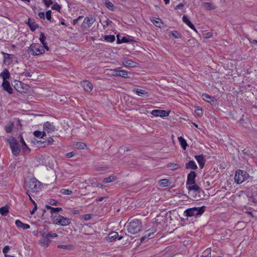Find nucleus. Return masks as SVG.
<instances>
[{"label":"nucleus","mask_w":257,"mask_h":257,"mask_svg":"<svg viewBox=\"0 0 257 257\" xmlns=\"http://www.w3.org/2000/svg\"><path fill=\"white\" fill-rule=\"evenodd\" d=\"M41 182L35 178H31L25 182V188L26 189V194L29 195V192L36 193L41 190Z\"/></svg>","instance_id":"f257e3e1"},{"label":"nucleus","mask_w":257,"mask_h":257,"mask_svg":"<svg viewBox=\"0 0 257 257\" xmlns=\"http://www.w3.org/2000/svg\"><path fill=\"white\" fill-rule=\"evenodd\" d=\"M7 142L9 144L12 154L15 156H18L21 153V148L17 140L12 137L7 140Z\"/></svg>","instance_id":"f03ea898"},{"label":"nucleus","mask_w":257,"mask_h":257,"mask_svg":"<svg viewBox=\"0 0 257 257\" xmlns=\"http://www.w3.org/2000/svg\"><path fill=\"white\" fill-rule=\"evenodd\" d=\"M205 206L193 207L186 209L184 212V215L186 217L198 216L201 215L205 211Z\"/></svg>","instance_id":"7ed1b4c3"},{"label":"nucleus","mask_w":257,"mask_h":257,"mask_svg":"<svg viewBox=\"0 0 257 257\" xmlns=\"http://www.w3.org/2000/svg\"><path fill=\"white\" fill-rule=\"evenodd\" d=\"M142 227V222L138 219L132 220L127 225L128 232L133 234L138 233L141 230Z\"/></svg>","instance_id":"20e7f679"},{"label":"nucleus","mask_w":257,"mask_h":257,"mask_svg":"<svg viewBox=\"0 0 257 257\" xmlns=\"http://www.w3.org/2000/svg\"><path fill=\"white\" fill-rule=\"evenodd\" d=\"M57 234L55 233H41V238L39 241V244L47 247L50 244L51 238L57 237Z\"/></svg>","instance_id":"39448f33"},{"label":"nucleus","mask_w":257,"mask_h":257,"mask_svg":"<svg viewBox=\"0 0 257 257\" xmlns=\"http://www.w3.org/2000/svg\"><path fill=\"white\" fill-rule=\"evenodd\" d=\"M44 48L39 44L34 43L29 47L28 51L32 55H39L45 53Z\"/></svg>","instance_id":"423d86ee"},{"label":"nucleus","mask_w":257,"mask_h":257,"mask_svg":"<svg viewBox=\"0 0 257 257\" xmlns=\"http://www.w3.org/2000/svg\"><path fill=\"white\" fill-rule=\"evenodd\" d=\"M53 222L54 224H59L61 226H66L71 223L68 218L64 217L62 215L56 214L53 217Z\"/></svg>","instance_id":"0eeeda50"},{"label":"nucleus","mask_w":257,"mask_h":257,"mask_svg":"<svg viewBox=\"0 0 257 257\" xmlns=\"http://www.w3.org/2000/svg\"><path fill=\"white\" fill-rule=\"evenodd\" d=\"M247 173L243 170H238L236 172L234 176V180L237 184H241L248 178Z\"/></svg>","instance_id":"6e6552de"},{"label":"nucleus","mask_w":257,"mask_h":257,"mask_svg":"<svg viewBox=\"0 0 257 257\" xmlns=\"http://www.w3.org/2000/svg\"><path fill=\"white\" fill-rule=\"evenodd\" d=\"M188 190V194L194 199L198 200L200 198V195L198 194L202 191L201 189L198 185H194V186L187 187Z\"/></svg>","instance_id":"1a4fd4ad"},{"label":"nucleus","mask_w":257,"mask_h":257,"mask_svg":"<svg viewBox=\"0 0 257 257\" xmlns=\"http://www.w3.org/2000/svg\"><path fill=\"white\" fill-rule=\"evenodd\" d=\"M196 177V173L192 171H191L187 176V180L186 182L187 187L194 186V185H197L195 182V178Z\"/></svg>","instance_id":"9d476101"},{"label":"nucleus","mask_w":257,"mask_h":257,"mask_svg":"<svg viewBox=\"0 0 257 257\" xmlns=\"http://www.w3.org/2000/svg\"><path fill=\"white\" fill-rule=\"evenodd\" d=\"M56 130L55 126L53 125V123L47 121L44 123L43 125V131L45 134H51Z\"/></svg>","instance_id":"9b49d317"},{"label":"nucleus","mask_w":257,"mask_h":257,"mask_svg":"<svg viewBox=\"0 0 257 257\" xmlns=\"http://www.w3.org/2000/svg\"><path fill=\"white\" fill-rule=\"evenodd\" d=\"M151 114L155 116L165 117L169 115V112L164 110L154 109Z\"/></svg>","instance_id":"f8f14e48"},{"label":"nucleus","mask_w":257,"mask_h":257,"mask_svg":"<svg viewBox=\"0 0 257 257\" xmlns=\"http://www.w3.org/2000/svg\"><path fill=\"white\" fill-rule=\"evenodd\" d=\"M2 53L4 55V64L6 65H10L13 62L14 55L5 52H2Z\"/></svg>","instance_id":"ddd939ff"},{"label":"nucleus","mask_w":257,"mask_h":257,"mask_svg":"<svg viewBox=\"0 0 257 257\" xmlns=\"http://www.w3.org/2000/svg\"><path fill=\"white\" fill-rule=\"evenodd\" d=\"M81 85L86 92H90L93 89V85L87 80H83L81 82Z\"/></svg>","instance_id":"4468645a"},{"label":"nucleus","mask_w":257,"mask_h":257,"mask_svg":"<svg viewBox=\"0 0 257 257\" xmlns=\"http://www.w3.org/2000/svg\"><path fill=\"white\" fill-rule=\"evenodd\" d=\"M195 158L199 164V167L201 169H202L205 163V156L203 154L196 155L195 156Z\"/></svg>","instance_id":"2eb2a0df"},{"label":"nucleus","mask_w":257,"mask_h":257,"mask_svg":"<svg viewBox=\"0 0 257 257\" xmlns=\"http://www.w3.org/2000/svg\"><path fill=\"white\" fill-rule=\"evenodd\" d=\"M121 62L123 66L126 67L134 68L137 66V63L131 59H124L122 60Z\"/></svg>","instance_id":"dca6fc26"},{"label":"nucleus","mask_w":257,"mask_h":257,"mask_svg":"<svg viewBox=\"0 0 257 257\" xmlns=\"http://www.w3.org/2000/svg\"><path fill=\"white\" fill-rule=\"evenodd\" d=\"M26 24L28 25L30 30L33 32L35 31L38 27V24H36L35 20L33 19L29 18Z\"/></svg>","instance_id":"f3484780"},{"label":"nucleus","mask_w":257,"mask_h":257,"mask_svg":"<svg viewBox=\"0 0 257 257\" xmlns=\"http://www.w3.org/2000/svg\"><path fill=\"white\" fill-rule=\"evenodd\" d=\"M39 40L43 45L42 46H43L47 51H49V48L48 46L47 43L45 41L46 37L45 34L42 32H41L40 34Z\"/></svg>","instance_id":"a211bd4d"},{"label":"nucleus","mask_w":257,"mask_h":257,"mask_svg":"<svg viewBox=\"0 0 257 257\" xmlns=\"http://www.w3.org/2000/svg\"><path fill=\"white\" fill-rule=\"evenodd\" d=\"M2 86L3 87V89L7 91L9 94H12L13 93V88L11 86L10 82L9 81L3 82Z\"/></svg>","instance_id":"6ab92c4d"},{"label":"nucleus","mask_w":257,"mask_h":257,"mask_svg":"<svg viewBox=\"0 0 257 257\" xmlns=\"http://www.w3.org/2000/svg\"><path fill=\"white\" fill-rule=\"evenodd\" d=\"M118 236V233L117 232L112 231L109 233L107 237H106V240L108 242H111L114 239L116 238Z\"/></svg>","instance_id":"aec40b11"},{"label":"nucleus","mask_w":257,"mask_h":257,"mask_svg":"<svg viewBox=\"0 0 257 257\" xmlns=\"http://www.w3.org/2000/svg\"><path fill=\"white\" fill-rule=\"evenodd\" d=\"M183 21L184 23H185L186 25H187L191 29L194 30L196 32V28L194 25L191 22V21L189 20L188 17L184 15L182 18Z\"/></svg>","instance_id":"412c9836"},{"label":"nucleus","mask_w":257,"mask_h":257,"mask_svg":"<svg viewBox=\"0 0 257 257\" xmlns=\"http://www.w3.org/2000/svg\"><path fill=\"white\" fill-rule=\"evenodd\" d=\"M185 168L186 169H191L193 170H196L198 167L194 161H190L188 163H186Z\"/></svg>","instance_id":"4be33fe9"},{"label":"nucleus","mask_w":257,"mask_h":257,"mask_svg":"<svg viewBox=\"0 0 257 257\" xmlns=\"http://www.w3.org/2000/svg\"><path fill=\"white\" fill-rule=\"evenodd\" d=\"M0 76L3 79V82L7 81L10 77V74L8 69H5L1 74Z\"/></svg>","instance_id":"5701e85b"},{"label":"nucleus","mask_w":257,"mask_h":257,"mask_svg":"<svg viewBox=\"0 0 257 257\" xmlns=\"http://www.w3.org/2000/svg\"><path fill=\"white\" fill-rule=\"evenodd\" d=\"M15 223L18 227L21 228L23 229H29L30 227V225L28 224H24L20 220H16Z\"/></svg>","instance_id":"b1692460"},{"label":"nucleus","mask_w":257,"mask_h":257,"mask_svg":"<svg viewBox=\"0 0 257 257\" xmlns=\"http://www.w3.org/2000/svg\"><path fill=\"white\" fill-rule=\"evenodd\" d=\"M202 96L203 99L207 101L208 102H209V103L212 104V102L214 103V97L211 96L207 94H205V93L203 94Z\"/></svg>","instance_id":"393cba45"},{"label":"nucleus","mask_w":257,"mask_h":257,"mask_svg":"<svg viewBox=\"0 0 257 257\" xmlns=\"http://www.w3.org/2000/svg\"><path fill=\"white\" fill-rule=\"evenodd\" d=\"M202 6L203 8L207 11L214 10L216 8V7L211 3H204Z\"/></svg>","instance_id":"a878e982"},{"label":"nucleus","mask_w":257,"mask_h":257,"mask_svg":"<svg viewBox=\"0 0 257 257\" xmlns=\"http://www.w3.org/2000/svg\"><path fill=\"white\" fill-rule=\"evenodd\" d=\"M151 22L155 26L159 28H161L163 24L161 20L160 19L157 18H153L151 20Z\"/></svg>","instance_id":"bb28decb"},{"label":"nucleus","mask_w":257,"mask_h":257,"mask_svg":"<svg viewBox=\"0 0 257 257\" xmlns=\"http://www.w3.org/2000/svg\"><path fill=\"white\" fill-rule=\"evenodd\" d=\"M133 92L135 93L139 96H143L144 95L148 94V92L145 90L138 88H134L133 90Z\"/></svg>","instance_id":"cd10ccee"},{"label":"nucleus","mask_w":257,"mask_h":257,"mask_svg":"<svg viewBox=\"0 0 257 257\" xmlns=\"http://www.w3.org/2000/svg\"><path fill=\"white\" fill-rule=\"evenodd\" d=\"M95 19L92 16H90L88 17H86L83 21L84 23L87 24L88 25V27H90L94 22Z\"/></svg>","instance_id":"c85d7f7f"},{"label":"nucleus","mask_w":257,"mask_h":257,"mask_svg":"<svg viewBox=\"0 0 257 257\" xmlns=\"http://www.w3.org/2000/svg\"><path fill=\"white\" fill-rule=\"evenodd\" d=\"M156 232V229H153L151 232L146 233L144 236L142 237L140 239L141 242L144 241L146 239H149L150 237H152V236Z\"/></svg>","instance_id":"c756f323"},{"label":"nucleus","mask_w":257,"mask_h":257,"mask_svg":"<svg viewBox=\"0 0 257 257\" xmlns=\"http://www.w3.org/2000/svg\"><path fill=\"white\" fill-rule=\"evenodd\" d=\"M170 170H176L180 168V165L177 163H169L167 165Z\"/></svg>","instance_id":"7c9ffc66"},{"label":"nucleus","mask_w":257,"mask_h":257,"mask_svg":"<svg viewBox=\"0 0 257 257\" xmlns=\"http://www.w3.org/2000/svg\"><path fill=\"white\" fill-rule=\"evenodd\" d=\"M178 141L183 149L185 150L188 146L186 141L182 137H179L178 138Z\"/></svg>","instance_id":"2f4dec72"},{"label":"nucleus","mask_w":257,"mask_h":257,"mask_svg":"<svg viewBox=\"0 0 257 257\" xmlns=\"http://www.w3.org/2000/svg\"><path fill=\"white\" fill-rule=\"evenodd\" d=\"M130 42V40L129 38L126 37H123L121 39H120V36L119 35H117V43L121 44L122 43H126Z\"/></svg>","instance_id":"473e14b6"},{"label":"nucleus","mask_w":257,"mask_h":257,"mask_svg":"<svg viewBox=\"0 0 257 257\" xmlns=\"http://www.w3.org/2000/svg\"><path fill=\"white\" fill-rule=\"evenodd\" d=\"M170 184V182L168 179H163L160 180L159 185L161 187H167L169 186Z\"/></svg>","instance_id":"72a5a7b5"},{"label":"nucleus","mask_w":257,"mask_h":257,"mask_svg":"<svg viewBox=\"0 0 257 257\" xmlns=\"http://www.w3.org/2000/svg\"><path fill=\"white\" fill-rule=\"evenodd\" d=\"M0 213L3 216H7L9 213V208L7 206L2 207L0 208Z\"/></svg>","instance_id":"f704fd0d"},{"label":"nucleus","mask_w":257,"mask_h":257,"mask_svg":"<svg viewBox=\"0 0 257 257\" xmlns=\"http://www.w3.org/2000/svg\"><path fill=\"white\" fill-rule=\"evenodd\" d=\"M105 6L107 9L111 11H114V5L113 4L108 0H106L104 3Z\"/></svg>","instance_id":"c9c22d12"},{"label":"nucleus","mask_w":257,"mask_h":257,"mask_svg":"<svg viewBox=\"0 0 257 257\" xmlns=\"http://www.w3.org/2000/svg\"><path fill=\"white\" fill-rule=\"evenodd\" d=\"M33 134L37 138H43L44 137L46 136V135L44 131L43 132L36 131L34 132Z\"/></svg>","instance_id":"e433bc0d"},{"label":"nucleus","mask_w":257,"mask_h":257,"mask_svg":"<svg viewBox=\"0 0 257 257\" xmlns=\"http://www.w3.org/2000/svg\"><path fill=\"white\" fill-rule=\"evenodd\" d=\"M14 127V124L10 122L5 127V130L7 133H10L12 132Z\"/></svg>","instance_id":"4c0bfd02"},{"label":"nucleus","mask_w":257,"mask_h":257,"mask_svg":"<svg viewBox=\"0 0 257 257\" xmlns=\"http://www.w3.org/2000/svg\"><path fill=\"white\" fill-rule=\"evenodd\" d=\"M104 39L106 42L111 43L114 41L115 38L114 35H105Z\"/></svg>","instance_id":"58836bf2"},{"label":"nucleus","mask_w":257,"mask_h":257,"mask_svg":"<svg viewBox=\"0 0 257 257\" xmlns=\"http://www.w3.org/2000/svg\"><path fill=\"white\" fill-rule=\"evenodd\" d=\"M116 179V177L113 176H110L107 178H105L103 179V183H108L114 181Z\"/></svg>","instance_id":"ea45409f"},{"label":"nucleus","mask_w":257,"mask_h":257,"mask_svg":"<svg viewBox=\"0 0 257 257\" xmlns=\"http://www.w3.org/2000/svg\"><path fill=\"white\" fill-rule=\"evenodd\" d=\"M120 68V67H118L116 69L112 70V75L114 76H120V70H119Z\"/></svg>","instance_id":"a19ab883"},{"label":"nucleus","mask_w":257,"mask_h":257,"mask_svg":"<svg viewBox=\"0 0 257 257\" xmlns=\"http://www.w3.org/2000/svg\"><path fill=\"white\" fill-rule=\"evenodd\" d=\"M33 73L28 70H25L22 74V76L26 77H31Z\"/></svg>","instance_id":"79ce46f5"},{"label":"nucleus","mask_w":257,"mask_h":257,"mask_svg":"<svg viewBox=\"0 0 257 257\" xmlns=\"http://www.w3.org/2000/svg\"><path fill=\"white\" fill-rule=\"evenodd\" d=\"M62 208H60V207H57V208H54V207H53L52 209V211L51 212V213L52 214L53 217H54V214H56L55 215L57 214V213L59 212V211H62Z\"/></svg>","instance_id":"37998d69"},{"label":"nucleus","mask_w":257,"mask_h":257,"mask_svg":"<svg viewBox=\"0 0 257 257\" xmlns=\"http://www.w3.org/2000/svg\"><path fill=\"white\" fill-rule=\"evenodd\" d=\"M195 113L196 114V115L199 116V117H201L203 115V112H202V109L201 107H197L195 110Z\"/></svg>","instance_id":"c03bdc74"},{"label":"nucleus","mask_w":257,"mask_h":257,"mask_svg":"<svg viewBox=\"0 0 257 257\" xmlns=\"http://www.w3.org/2000/svg\"><path fill=\"white\" fill-rule=\"evenodd\" d=\"M120 77H123V78H128V72L124 70H120Z\"/></svg>","instance_id":"a18cd8bd"},{"label":"nucleus","mask_w":257,"mask_h":257,"mask_svg":"<svg viewBox=\"0 0 257 257\" xmlns=\"http://www.w3.org/2000/svg\"><path fill=\"white\" fill-rule=\"evenodd\" d=\"M48 203L51 205L56 206L60 204V203L55 199H50L48 201Z\"/></svg>","instance_id":"49530a36"},{"label":"nucleus","mask_w":257,"mask_h":257,"mask_svg":"<svg viewBox=\"0 0 257 257\" xmlns=\"http://www.w3.org/2000/svg\"><path fill=\"white\" fill-rule=\"evenodd\" d=\"M60 193L64 195H70L72 193V191L69 189H62L60 190Z\"/></svg>","instance_id":"de8ad7c7"},{"label":"nucleus","mask_w":257,"mask_h":257,"mask_svg":"<svg viewBox=\"0 0 257 257\" xmlns=\"http://www.w3.org/2000/svg\"><path fill=\"white\" fill-rule=\"evenodd\" d=\"M57 247L59 248H62L64 249H70L71 248V245H70L59 244Z\"/></svg>","instance_id":"09e8293b"},{"label":"nucleus","mask_w":257,"mask_h":257,"mask_svg":"<svg viewBox=\"0 0 257 257\" xmlns=\"http://www.w3.org/2000/svg\"><path fill=\"white\" fill-rule=\"evenodd\" d=\"M52 10H56L58 12H60V9H61V6L59 5L57 3H55L51 7Z\"/></svg>","instance_id":"8fccbe9b"},{"label":"nucleus","mask_w":257,"mask_h":257,"mask_svg":"<svg viewBox=\"0 0 257 257\" xmlns=\"http://www.w3.org/2000/svg\"><path fill=\"white\" fill-rule=\"evenodd\" d=\"M211 250L210 248H207L204 252H203V255L205 257H211Z\"/></svg>","instance_id":"3c124183"},{"label":"nucleus","mask_w":257,"mask_h":257,"mask_svg":"<svg viewBox=\"0 0 257 257\" xmlns=\"http://www.w3.org/2000/svg\"><path fill=\"white\" fill-rule=\"evenodd\" d=\"M171 33L172 34V35L175 38H180L181 37V35L177 31H172Z\"/></svg>","instance_id":"603ef678"},{"label":"nucleus","mask_w":257,"mask_h":257,"mask_svg":"<svg viewBox=\"0 0 257 257\" xmlns=\"http://www.w3.org/2000/svg\"><path fill=\"white\" fill-rule=\"evenodd\" d=\"M46 19L50 21H51V19H52V18H51V10H48L46 12Z\"/></svg>","instance_id":"864d4df0"},{"label":"nucleus","mask_w":257,"mask_h":257,"mask_svg":"<svg viewBox=\"0 0 257 257\" xmlns=\"http://www.w3.org/2000/svg\"><path fill=\"white\" fill-rule=\"evenodd\" d=\"M21 149L23 153H27L30 152V149L26 144V146H23V145H22Z\"/></svg>","instance_id":"5fc2aeb1"},{"label":"nucleus","mask_w":257,"mask_h":257,"mask_svg":"<svg viewBox=\"0 0 257 257\" xmlns=\"http://www.w3.org/2000/svg\"><path fill=\"white\" fill-rule=\"evenodd\" d=\"M21 149L23 153H27L30 152V149L26 144V146H23V145H22Z\"/></svg>","instance_id":"6e6d98bb"},{"label":"nucleus","mask_w":257,"mask_h":257,"mask_svg":"<svg viewBox=\"0 0 257 257\" xmlns=\"http://www.w3.org/2000/svg\"><path fill=\"white\" fill-rule=\"evenodd\" d=\"M43 2L46 7H49L51 5L53 4L51 0H43Z\"/></svg>","instance_id":"4d7b16f0"},{"label":"nucleus","mask_w":257,"mask_h":257,"mask_svg":"<svg viewBox=\"0 0 257 257\" xmlns=\"http://www.w3.org/2000/svg\"><path fill=\"white\" fill-rule=\"evenodd\" d=\"M76 146L78 149H82L84 148L86 145L84 143H77L76 144Z\"/></svg>","instance_id":"13d9d810"},{"label":"nucleus","mask_w":257,"mask_h":257,"mask_svg":"<svg viewBox=\"0 0 257 257\" xmlns=\"http://www.w3.org/2000/svg\"><path fill=\"white\" fill-rule=\"evenodd\" d=\"M54 142V140L52 138L49 137L47 139V140L45 142V143L47 144V145L52 144Z\"/></svg>","instance_id":"bf43d9fd"},{"label":"nucleus","mask_w":257,"mask_h":257,"mask_svg":"<svg viewBox=\"0 0 257 257\" xmlns=\"http://www.w3.org/2000/svg\"><path fill=\"white\" fill-rule=\"evenodd\" d=\"M9 250H10L9 246L6 245L4 247V248L3 249V252H4V253H5V254H6L9 251Z\"/></svg>","instance_id":"052dcab7"},{"label":"nucleus","mask_w":257,"mask_h":257,"mask_svg":"<svg viewBox=\"0 0 257 257\" xmlns=\"http://www.w3.org/2000/svg\"><path fill=\"white\" fill-rule=\"evenodd\" d=\"M75 155V152H69V153H68L66 154V156L67 157V158H71L72 157H73L74 155Z\"/></svg>","instance_id":"680f3d73"},{"label":"nucleus","mask_w":257,"mask_h":257,"mask_svg":"<svg viewBox=\"0 0 257 257\" xmlns=\"http://www.w3.org/2000/svg\"><path fill=\"white\" fill-rule=\"evenodd\" d=\"M34 208L33 209V210L30 211V214L31 215L34 214L35 213V212H36V211L37 210V204H34Z\"/></svg>","instance_id":"e2e57ef3"},{"label":"nucleus","mask_w":257,"mask_h":257,"mask_svg":"<svg viewBox=\"0 0 257 257\" xmlns=\"http://www.w3.org/2000/svg\"><path fill=\"white\" fill-rule=\"evenodd\" d=\"M82 18H83V16H79L78 18H77V19L73 20V24L76 25L77 23V22H78V21L79 20L81 19Z\"/></svg>","instance_id":"0e129e2a"},{"label":"nucleus","mask_w":257,"mask_h":257,"mask_svg":"<svg viewBox=\"0 0 257 257\" xmlns=\"http://www.w3.org/2000/svg\"><path fill=\"white\" fill-rule=\"evenodd\" d=\"M38 16H39V17L41 19H45V13H44V12H40V13H39Z\"/></svg>","instance_id":"69168bd1"},{"label":"nucleus","mask_w":257,"mask_h":257,"mask_svg":"<svg viewBox=\"0 0 257 257\" xmlns=\"http://www.w3.org/2000/svg\"><path fill=\"white\" fill-rule=\"evenodd\" d=\"M20 142L22 143V145H23V146H26V143L22 137V135H20Z\"/></svg>","instance_id":"338daca9"},{"label":"nucleus","mask_w":257,"mask_h":257,"mask_svg":"<svg viewBox=\"0 0 257 257\" xmlns=\"http://www.w3.org/2000/svg\"><path fill=\"white\" fill-rule=\"evenodd\" d=\"M184 7V4H179L176 7H175V9H181Z\"/></svg>","instance_id":"774afa93"}]
</instances>
